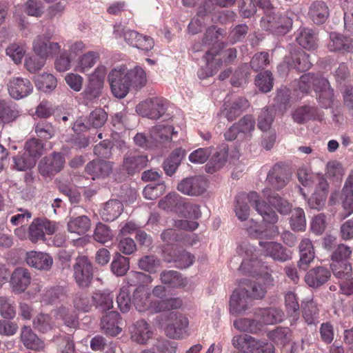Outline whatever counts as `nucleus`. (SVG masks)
Listing matches in <instances>:
<instances>
[{
  "label": "nucleus",
  "mask_w": 353,
  "mask_h": 353,
  "mask_svg": "<svg viewBox=\"0 0 353 353\" xmlns=\"http://www.w3.org/2000/svg\"><path fill=\"white\" fill-rule=\"evenodd\" d=\"M108 78L113 95L119 99L127 95L130 86L141 89L147 81L146 74L139 66L128 70L125 66L121 65L112 69Z\"/></svg>",
  "instance_id": "obj_1"
},
{
  "label": "nucleus",
  "mask_w": 353,
  "mask_h": 353,
  "mask_svg": "<svg viewBox=\"0 0 353 353\" xmlns=\"http://www.w3.org/2000/svg\"><path fill=\"white\" fill-rule=\"evenodd\" d=\"M248 203L262 216L264 221L272 224L277 222L278 216L275 212L265 201L261 200L260 196L256 192L241 193L236 196L234 212L240 221H245L250 215Z\"/></svg>",
  "instance_id": "obj_2"
},
{
  "label": "nucleus",
  "mask_w": 353,
  "mask_h": 353,
  "mask_svg": "<svg viewBox=\"0 0 353 353\" xmlns=\"http://www.w3.org/2000/svg\"><path fill=\"white\" fill-rule=\"evenodd\" d=\"M311 85L317 93L316 98L321 107L324 108L330 107L333 101L334 91L327 79L310 73L301 77L300 88L303 91H307Z\"/></svg>",
  "instance_id": "obj_3"
},
{
  "label": "nucleus",
  "mask_w": 353,
  "mask_h": 353,
  "mask_svg": "<svg viewBox=\"0 0 353 353\" xmlns=\"http://www.w3.org/2000/svg\"><path fill=\"white\" fill-rule=\"evenodd\" d=\"M353 254V248L343 243L339 244L333 250L330 258V268L336 277L350 276L352 272L350 260Z\"/></svg>",
  "instance_id": "obj_4"
},
{
  "label": "nucleus",
  "mask_w": 353,
  "mask_h": 353,
  "mask_svg": "<svg viewBox=\"0 0 353 353\" xmlns=\"http://www.w3.org/2000/svg\"><path fill=\"white\" fill-rule=\"evenodd\" d=\"M255 251V248L250 244L241 245L238 249L239 256H234L232 259L230 266L235 268L241 262L240 266L238 267L239 271L243 274L256 273L259 261L256 260Z\"/></svg>",
  "instance_id": "obj_5"
},
{
  "label": "nucleus",
  "mask_w": 353,
  "mask_h": 353,
  "mask_svg": "<svg viewBox=\"0 0 353 353\" xmlns=\"http://www.w3.org/2000/svg\"><path fill=\"white\" fill-rule=\"evenodd\" d=\"M255 129V121L250 115H245L238 122L234 123L225 132L224 137L228 141L250 139Z\"/></svg>",
  "instance_id": "obj_6"
},
{
  "label": "nucleus",
  "mask_w": 353,
  "mask_h": 353,
  "mask_svg": "<svg viewBox=\"0 0 353 353\" xmlns=\"http://www.w3.org/2000/svg\"><path fill=\"white\" fill-rule=\"evenodd\" d=\"M261 26L274 34H287L292 26V19L286 14H267L261 20Z\"/></svg>",
  "instance_id": "obj_7"
},
{
  "label": "nucleus",
  "mask_w": 353,
  "mask_h": 353,
  "mask_svg": "<svg viewBox=\"0 0 353 353\" xmlns=\"http://www.w3.org/2000/svg\"><path fill=\"white\" fill-rule=\"evenodd\" d=\"M168 324L165 328L168 336L174 339L183 338L189 321L187 317L178 311H172L167 314Z\"/></svg>",
  "instance_id": "obj_8"
},
{
  "label": "nucleus",
  "mask_w": 353,
  "mask_h": 353,
  "mask_svg": "<svg viewBox=\"0 0 353 353\" xmlns=\"http://www.w3.org/2000/svg\"><path fill=\"white\" fill-rule=\"evenodd\" d=\"M165 111V101L159 97L148 99L139 103L136 107V112L139 114L152 119H158Z\"/></svg>",
  "instance_id": "obj_9"
},
{
  "label": "nucleus",
  "mask_w": 353,
  "mask_h": 353,
  "mask_svg": "<svg viewBox=\"0 0 353 353\" xmlns=\"http://www.w3.org/2000/svg\"><path fill=\"white\" fill-rule=\"evenodd\" d=\"M74 276L79 286L88 287L92 280V265L86 256H79L73 266Z\"/></svg>",
  "instance_id": "obj_10"
},
{
  "label": "nucleus",
  "mask_w": 353,
  "mask_h": 353,
  "mask_svg": "<svg viewBox=\"0 0 353 353\" xmlns=\"http://www.w3.org/2000/svg\"><path fill=\"white\" fill-rule=\"evenodd\" d=\"M64 165V156L60 152H54L51 157H44L41 160L39 171L43 176H52L62 170Z\"/></svg>",
  "instance_id": "obj_11"
},
{
  "label": "nucleus",
  "mask_w": 353,
  "mask_h": 353,
  "mask_svg": "<svg viewBox=\"0 0 353 353\" xmlns=\"http://www.w3.org/2000/svg\"><path fill=\"white\" fill-rule=\"evenodd\" d=\"M207 188V181L201 176L185 178L177 185L179 192L188 196H199L205 192Z\"/></svg>",
  "instance_id": "obj_12"
},
{
  "label": "nucleus",
  "mask_w": 353,
  "mask_h": 353,
  "mask_svg": "<svg viewBox=\"0 0 353 353\" xmlns=\"http://www.w3.org/2000/svg\"><path fill=\"white\" fill-rule=\"evenodd\" d=\"M55 223L47 219H34L29 227V237L32 242L43 240L45 235H51L57 230Z\"/></svg>",
  "instance_id": "obj_13"
},
{
  "label": "nucleus",
  "mask_w": 353,
  "mask_h": 353,
  "mask_svg": "<svg viewBox=\"0 0 353 353\" xmlns=\"http://www.w3.org/2000/svg\"><path fill=\"white\" fill-rule=\"evenodd\" d=\"M10 96L14 99H21L28 97L33 90L32 83L26 78L12 77L7 84Z\"/></svg>",
  "instance_id": "obj_14"
},
{
  "label": "nucleus",
  "mask_w": 353,
  "mask_h": 353,
  "mask_svg": "<svg viewBox=\"0 0 353 353\" xmlns=\"http://www.w3.org/2000/svg\"><path fill=\"white\" fill-rule=\"evenodd\" d=\"M251 307L248 290L244 288L235 290L230 300V312L233 315L243 314Z\"/></svg>",
  "instance_id": "obj_15"
},
{
  "label": "nucleus",
  "mask_w": 353,
  "mask_h": 353,
  "mask_svg": "<svg viewBox=\"0 0 353 353\" xmlns=\"http://www.w3.org/2000/svg\"><path fill=\"white\" fill-rule=\"evenodd\" d=\"M148 159L146 155L136 151L126 153L122 163L123 169L130 174L139 172L148 164Z\"/></svg>",
  "instance_id": "obj_16"
},
{
  "label": "nucleus",
  "mask_w": 353,
  "mask_h": 353,
  "mask_svg": "<svg viewBox=\"0 0 353 353\" xmlns=\"http://www.w3.org/2000/svg\"><path fill=\"white\" fill-rule=\"evenodd\" d=\"M32 48L37 56L46 59L57 53L61 47L58 43L50 42L45 37L39 35L34 39Z\"/></svg>",
  "instance_id": "obj_17"
},
{
  "label": "nucleus",
  "mask_w": 353,
  "mask_h": 353,
  "mask_svg": "<svg viewBox=\"0 0 353 353\" xmlns=\"http://www.w3.org/2000/svg\"><path fill=\"white\" fill-rule=\"evenodd\" d=\"M267 181L277 190L283 188L289 181L288 173L285 166L281 163L275 164L268 174Z\"/></svg>",
  "instance_id": "obj_18"
},
{
  "label": "nucleus",
  "mask_w": 353,
  "mask_h": 353,
  "mask_svg": "<svg viewBox=\"0 0 353 353\" xmlns=\"http://www.w3.org/2000/svg\"><path fill=\"white\" fill-rule=\"evenodd\" d=\"M259 245L263 248L265 254L270 256L274 261L285 262L291 259V253L283 246L276 242H259Z\"/></svg>",
  "instance_id": "obj_19"
},
{
  "label": "nucleus",
  "mask_w": 353,
  "mask_h": 353,
  "mask_svg": "<svg viewBox=\"0 0 353 353\" xmlns=\"http://www.w3.org/2000/svg\"><path fill=\"white\" fill-rule=\"evenodd\" d=\"M26 261L28 265L39 270H49L53 263V259L48 254L36 251L27 252Z\"/></svg>",
  "instance_id": "obj_20"
},
{
  "label": "nucleus",
  "mask_w": 353,
  "mask_h": 353,
  "mask_svg": "<svg viewBox=\"0 0 353 353\" xmlns=\"http://www.w3.org/2000/svg\"><path fill=\"white\" fill-rule=\"evenodd\" d=\"M331 276L328 269L319 266L310 270L305 276V283L312 288H319L325 283Z\"/></svg>",
  "instance_id": "obj_21"
},
{
  "label": "nucleus",
  "mask_w": 353,
  "mask_h": 353,
  "mask_svg": "<svg viewBox=\"0 0 353 353\" xmlns=\"http://www.w3.org/2000/svg\"><path fill=\"white\" fill-rule=\"evenodd\" d=\"M31 283L30 274L23 268H17L12 274L10 285L15 293L23 292Z\"/></svg>",
  "instance_id": "obj_22"
},
{
  "label": "nucleus",
  "mask_w": 353,
  "mask_h": 353,
  "mask_svg": "<svg viewBox=\"0 0 353 353\" xmlns=\"http://www.w3.org/2000/svg\"><path fill=\"white\" fill-rule=\"evenodd\" d=\"M131 339L139 344H145L151 338L152 332L144 320H139L130 327Z\"/></svg>",
  "instance_id": "obj_23"
},
{
  "label": "nucleus",
  "mask_w": 353,
  "mask_h": 353,
  "mask_svg": "<svg viewBox=\"0 0 353 353\" xmlns=\"http://www.w3.org/2000/svg\"><path fill=\"white\" fill-rule=\"evenodd\" d=\"M228 146L221 145L217 148L216 152L212 154L209 162L206 165L208 172L213 173L222 168L226 163L228 157Z\"/></svg>",
  "instance_id": "obj_24"
},
{
  "label": "nucleus",
  "mask_w": 353,
  "mask_h": 353,
  "mask_svg": "<svg viewBox=\"0 0 353 353\" xmlns=\"http://www.w3.org/2000/svg\"><path fill=\"white\" fill-rule=\"evenodd\" d=\"M21 340L23 345L28 350L41 351L44 349L45 344L30 327L23 326L21 332Z\"/></svg>",
  "instance_id": "obj_25"
},
{
  "label": "nucleus",
  "mask_w": 353,
  "mask_h": 353,
  "mask_svg": "<svg viewBox=\"0 0 353 353\" xmlns=\"http://www.w3.org/2000/svg\"><path fill=\"white\" fill-rule=\"evenodd\" d=\"M353 47L352 39L338 32L330 34L327 48L331 52H348Z\"/></svg>",
  "instance_id": "obj_26"
},
{
  "label": "nucleus",
  "mask_w": 353,
  "mask_h": 353,
  "mask_svg": "<svg viewBox=\"0 0 353 353\" xmlns=\"http://www.w3.org/2000/svg\"><path fill=\"white\" fill-rule=\"evenodd\" d=\"M307 15L314 23H324L330 15L329 8L323 1H314L310 6Z\"/></svg>",
  "instance_id": "obj_27"
},
{
  "label": "nucleus",
  "mask_w": 353,
  "mask_h": 353,
  "mask_svg": "<svg viewBox=\"0 0 353 353\" xmlns=\"http://www.w3.org/2000/svg\"><path fill=\"white\" fill-rule=\"evenodd\" d=\"M342 196L343 197L342 205L345 212L343 218H346L353 213V170L349 173L346 179Z\"/></svg>",
  "instance_id": "obj_28"
},
{
  "label": "nucleus",
  "mask_w": 353,
  "mask_h": 353,
  "mask_svg": "<svg viewBox=\"0 0 353 353\" xmlns=\"http://www.w3.org/2000/svg\"><path fill=\"white\" fill-rule=\"evenodd\" d=\"M123 210V205L120 201L110 199L103 204L100 215L103 221H112L120 216Z\"/></svg>",
  "instance_id": "obj_29"
},
{
  "label": "nucleus",
  "mask_w": 353,
  "mask_h": 353,
  "mask_svg": "<svg viewBox=\"0 0 353 353\" xmlns=\"http://www.w3.org/2000/svg\"><path fill=\"white\" fill-rule=\"evenodd\" d=\"M120 315L117 312L110 311L103 316L101 321V328L107 334L116 336L121 329L118 325Z\"/></svg>",
  "instance_id": "obj_30"
},
{
  "label": "nucleus",
  "mask_w": 353,
  "mask_h": 353,
  "mask_svg": "<svg viewBox=\"0 0 353 353\" xmlns=\"http://www.w3.org/2000/svg\"><path fill=\"white\" fill-rule=\"evenodd\" d=\"M150 292L144 286H139L133 292L132 303L139 312H151Z\"/></svg>",
  "instance_id": "obj_31"
},
{
  "label": "nucleus",
  "mask_w": 353,
  "mask_h": 353,
  "mask_svg": "<svg viewBox=\"0 0 353 353\" xmlns=\"http://www.w3.org/2000/svg\"><path fill=\"white\" fill-rule=\"evenodd\" d=\"M112 165L110 162L102 160H94L88 163L85 166V171L88 174L94 177H106L112 172Z\"/></svg>",
  "instance_id": "obj_32"
},
{
  "label": "nucleus",
  "mask_w": 353,
  "mask_h": 353,
  "mask_svg": "<svg viewBox=\"0 0 353 353\" xmlns=\"http://www.w3.org/2000/svg\"><path fill=\"white\" fill-rule=\"evenodd\" d=\"M263 194L269 203L281 214H287L292 210V205L285 199L281 198L277 193L269 188H265Z\"/></svg>",
  "instance_id": "obj_33"
},
{
  "label": "nucleus",
  "mask_w": 353,
  "mask_h": 353,
  "mask_svg": "<svg viewBox=\"0 0 353 353\" xmlns=\"http://www.w3.org/2000/svg\"><path fill=\"white\" fill-rule=\"evenodd\" d=\"M91 222L90 219L85 215L70 218L68 222V231L71 234L77 236L84 235L90 229Z\"/></svg>",
  "instance_id": "obj_34"
},
{
  "label": "nucleus",
  "mask_w": 353,
  "mask_h": 353,
  "mask_svg": "<svg viewBox=\"0 0 353 353\" xmlns=\"http://www.w3.org/2000/svg\"><path fill=\"white\" fill-rule=\"evenodd\" d=\"M183 305L180 298H169L163 300H157L151 302V312L159 313L161 312H172L180 308Z\"/></svg>",
  "instance_id": "obj_35"
},
{
  "label": "nucleus",
  "mask_w": 353,
  "mask_h": 353,
  "mask_svg": "<svg viewBox=\"0 0 353 353\" xmlns=\"http://www.w3.org/2000/svg\"><path fill=\"white\" fill-rule=\"evenodd\" d=\"M254 315L260 319L263 323L267 325L277 323L283 320V312L274 307L256 309Z\"/></svg>",
  "instance_id": "obj_36"
},
{
  "label": "nucleus",
  "mask_w": 353,
  "mask_h": 353,
  "mask_svg": "<svg viewBox=\"0 0 353 353\" xmlns=\"http://www.w3.org/2000/svg\"><path fill=\"white\" fill-rule=\"evenodd\" d=\"M300 260L299 265L305 269L314 260L315 253L314 246L310 239L305 238L299 244Z\"/></svg>",
  "instance_id": "obj_37"
},
{
  "label": "nucleus",
  "mask_w": 353,
  "mask_h": 353,
  "mask_svg": "<svg viewBox=\"0 0 353 353\" xmlns=\"http://www.w3.org/2000/svg\"><path fill=\"white\" fill-rule=\"evenodd\" d=\"M114 294L108 290L97 291L92 295L93 305L101 312H105L113 307Z\"/></svg>",
  "instance_id": "obj_38"
},
{
  "label": "nucleus",
  "mask_w": 353,
  "mask_h": 353,
  "mask_svg": "<svg viewBox=\"0 0 353 353\" xmlns=\"http://www.w3.org/2000/svg\"><path fill=\"white\" fill-rule=\"evenodd\" d=\"M322 115L319 112L316 108L310 105L301 106L293 112L292 118L294 121L303 123L311 119L321 120Z\"/></svg>",
  "instance_id": "obj_39"
},
{
  "label": "nucleus",
  "mask_w": 353,
  "mask_h": 353,
  "mask_svg": "<svg viewBox=\"0 0 353 353\" xmlns=\"http://www.w3.org/2000/svg\"><path fill=\"white\" fill-rule=\"evenodd\" d=\"M185 154V152L182 148H176L171 152L163 164L166 174L172 176L176 172Z\"/></svg>",
  "instance_id": "obj_40"
},
{
  "label": "nucleus",
  "mask_w": 353,
  "mask_h": 353,
  "mask_svg": "<svg viewBox=\"0 0 353 353\" xmlns=\"http://www.w3.org/2000/svg\"><path fill=\"white\" fill-rule=\"evenodd\" d=\"M296 40L301 47L310 50L317 47L316 34L309 28H300L297 31Z\"/></svg>",
  "instance_id": "obj_41"
},
{
  "label": "nucleus",
  "mask_w": 353,
  "mask_h": 353,
  "mask_svg": "<svg viewBox=\"0 0 353 353\" xmlns=\"http://www.w3.org/2000/svg\"><path fill=\"white\" fill-rule=\"evenodd\" d=\"M248 106L249 102L245 98H239L232 103H225L224 114L228 121H233Z\"/></svg>",
  "instance_id": "obj_42"
},
{
  "label": "nucleus",
  "mask_w": 353,
  "mask_h": 353,
  "mask_svg": "<svg viewBox=\"0 0 353 353\" xmlns=\"http://www.w3.org/2000/svg\"><path fill=\"white\" fill-rule=\"evenodd\" d=\"M161 281L164 284H168L172 288H183L187 285L188 281L187 278L174 270H166L161 273Z\"/></svg>",
  "instance_id": "obj_43"
},
{
  "label": "nucleus",
  "mask_w": 353,
  "mask_h": 353,
  "mask_svg": "<svg viewBox=\"0 0 353 353\" xmlns=\"http://www.w3.org/2000/svg\"><path fill=\"white\" fill-rule=\"evenodd\" d=\"M183 199L176 193H169L159 202V207L164 210L178 213L181 208Z\"/></svg>",
  "instance_id": "obj_44"
},
{
  "label": "nucleus",
  "mask_w": 353,
  "mask_h": 353,
  "mask_svg": "<svg viewBox=\"0 0 353 353\" xmlns=\"http://www.w3.org/2000/svg\"><path fill=\"white\" fill-rule=\"evenodd\" d=\"M177 133L172 125H158L150 130V138L154 142H163L172 139V135Z\"/></svg>",
  "instance_id": "obj_45"
},
{
  "label": "nucleus",
  "mask_w": 353,
  "mask_h": 353,
  "mask_svg": "<svg viewBox=\"0 0 353 353\" xmlns=\"http://www.w3.org/2000/svg\"><path fill=\"white\" fill-rule=\"evenodd\" d=\"M292 63H290L291 67L300 72L308 70L312 63L309 59V55L302 50H298L291 54Z\"/></svg>",
  "instance_id": "obj_46"
},
{
  "label": "nucleus",
  "mask_w": 353,
  "mask_h": 353,
  "mask_svg": "<svg viewBox=\"0 0 353 353\" xmlns=\"http://www.w3.org/2000/svg\"><path fill=\"white\" fill-rule=\"evenodd\" d=\"M32 325L38 332L46 333L55 327V323L50 314L40 313L33 319Z\"/></svg>",
  "instance_id": "obj_47"
},
{
  "label": "nucleus",
  "mask_w": 353,
  "mask_h": 353,
  "mask_svg": "<svg viewBox=\"0 0 353 353\" xmlns=\"http://www.w3.org/2000/svg\"><path fill=\"white\" fill-rule=\"evenodd\" d=\"M130 269L129 259L117 254L111 263V271L117 276H122Z\"/></svg>",
  "instance_id": "obj_48"
},
{
  "label": "nucleus",
  "mask_w": 353,
  "mask_h": 353,
  "mask_svg": "<svg viewBox=\"0 0 353 353\" xmlns=\"http://www.w3.org/2000/svg\"><path fill=\"white\" fill-rule=\"evenodd\" d=\"M16 315L14 300L8 296H0V316L6 319H12Z\"/></svg>",
  "instance_id": "obj_49"
},
{
  "label": "nucleus",
  "mask_w": 353,
  "mask_h": 353,
  "mask_svg": "<svg viewBox=\"0 0 353 353\" xmlns=\"http://www.w3.org/2000/svg\"><path fill=\"white\" fill-rule=\"evenodd\" d=\"M54 315L57 319H61L63 324L70 328H76L78 325V321L75 315L72 314L69 307L61 305L54 310Z\"/></svg>",
  "instance_id": "obj_50"
},
{
  "label": "nucleus",
  "mask_w": 353,
  "mask_h": 353,
  "mask_svg": "<svg viewBox=\"0 0 353 353\" xmlns=\"http://www.w3.org/2000/svg\"><path fill=\"white\" fill-rule=\"evenodd\" d=\"M99 59V54L97 52L90 51L79 58L77 70L81 72H85L95 65Z\"/></svg>",
  "instance_id": "obj_51"
},
{
  "label": "nucleus",
  "mask_w": 353,
  "mask_h": 353,
  "mask_svg": "<svg viewBox=\"0 0 353 353\" xmlns=\"http://www.w3.org/2000/svg\"><path fill=\"white\" fill-rule=\"evenodd\" d=\"M35 84L38 89L46 92L54 90L57 81L52 74L43 73L36 77Z\"/></svg>",
  "instance_id": "obj_52"
},
{
  "label": "nucleus",
  "mask_w": 353,
  "mask_h": 353,
  "mask_svg": "<svg viewBox=\"0 0 353 353\" xmlns=\"http://www.w3.org/2000/svg\"><path fill=\"white\" fill-rule=\"evenodd\" d=\"M234 327L241 332L256 333L261 330V324L250 319H239L234 321Z\"/></svg>",
  "instance_id": "obj_53"
},
{
  "label": "nucleus",
  "mask_w": 353,
  "mask_h": 353,
  "mask_svg": "<svg viewBox=\"0 0 353 353\" xmlns=\"http://www.w3.org/2000/svg\"><path fill=\"white\" fill-rule=\"evenodd\" d=\"M274 119V110L268 108H263L258 117V128L263 132L268 131L271 128Z\"/></svg>",
  "instance_id": "obj_54"
},
{
  "label": "nucleus",
  "mask_w": 353,
  "mask_h": 353,
  "mask_svg": "<svg viewBox=\"0 0 353 353\" xmlns=\"http://www.w3.org/2000/svg\"><path fill=\"white\" fill-rule=\"evenodd\" d=\"M24 151L26 152V154L34 158V161H37V159L43 154V144L37 139H31L26 143Z\"/></svg>",
  "instance_id": "obj_55"
},
{
  "label": "nucleus",
  "mask_w": 353,
  "mask_h": 353,
  "mask_svg": "<svg viewBox=\"0 0 353 353\" xmlns=\"http://www.w3.org/2000/svg\"><path fill=\"white\" fill-rule=\"evenodd\" d=\"M139 267L150 274L155 273L160 267L161 261L153 255L145 256L139 260Z\"/></svg>",
  "instance_id": "obj_56"
},
{
  "label": "nucleus",
  "mask_w": 353,
  "mask_h": 353,
  "mask_svg": "<svg viewBox=\"0 0 353 353\" xmlns=\"http://www.w3.org/2000/svg\"><path fill=\"white\" fill-rule=\"evenodd\" d=\"M63 295V289L59 286L46 288L41 295V302L44 305H51Z\"/></svg>",
  "instance_id": "obj_57"
},
{
  "label": "nucleus",
  "mask_w": 353,
  "mask_h": 353,
  "mask_svg": "<svg viewBox=\"0 0 353 353\" xmlns=\"http://www.w3.org/2000/svg\"><path fill=\"white\" fill-rule=\"evenodd\" d=\"M112 237V232L108 225L101 223L97 224L93 234V238L96 241L103 244L110 241Z\"/></svg>",
  "instance_id": "obj_58"
},
{
  "label": "nucleus",
  "mask_w": 353,
  "mask_h": 353,
  "mask_svg": "<svg viewBox=\"0 0 353 353\" xmlns=\"http://www.w3.org/2000/svg\"><path fill=\"white\" fill-rule=\"evenodd\" d=\"M255 84L261 92H270L273 87L272 73L269 71H265L258 74L255 79Z\"/></svg>",
  "instance_id": "obj_59"
},
{
  "label": "nucleus",
  "mask_w": 353,
  "mask_h": 353,
  "mask_svg": "<svg viewBox=\"0 0 353 353\" xmlns=\"http://www.w3.org/2000/svg\"><path fill=\"white\" fill-rule=\"evenodd\" d=\"M290 222L293 230H304L306 226V220L303 210L300 208L294 209Z\"/></svg>",
  "instance_id": "obj_60"
},
{
  "label": "nucleus",
  "mask_w": 353,
  "mask_h": 353,
  "mask_svg": "<svg viewBox=\"0 0 353 353\" xmlns=\"http://www.w3.org/2000/svg\"><path fill=\"white\" fill-rule=\"evenodd\" d=\"M195 257L191 253L185 250H179L174 256V262L176 266L181 269H184L192 265L194 261Z\"/></svg>",
  "instance_id": "obj_61"
},
{
  "label": "nucleus",
  "mask_w": 353,
  "mask_h": 353,
  "mask_svg": "<svg viewBox=\"0 0 353 353\" xmlns=\"http://www.w3.org/2000/svg\"><path fill=\"white\" fill-rule=\"evenodd\" d=\"M303 316L308 325L314 323L319 317L317 305L312 301L305 303L303 308Z\"/></svg>",
  "instance_id": "obj_62"
},
{
  "label": "nucleus",
  "mask_w": 353,
  "mask_h": 353,
  "mask_svg": "<svg viewBox=\"0 0 353 353\" xmlns=\"http://www.w3.org/2000/svg\"><path fill=\"white\" fill-rule=\"evenodd\" d=\"M165 192V185L164 182H161L155 185L149 184L146 185L143 190V194L146 199L154 200Z\"/></svg>",
  "instance_id": "obj_63"
},
{
  "label": "nucleus",
  "mask_w": 353,
  "mask_h": 353,
  "mask_svg": "<svg viewBox=\"0 0 353 353\" xmlns=\"http://www.w3.org/2000/svg\"><path fill=\"white\" fill-rule=\"evenodd\" d=\"M268 336L276 344L284 345L289 341L290 334L288 328L276 327L275 330L270 331Z\"/></svg>",
  "instance_id": "obj_64"
}]
</instances>
